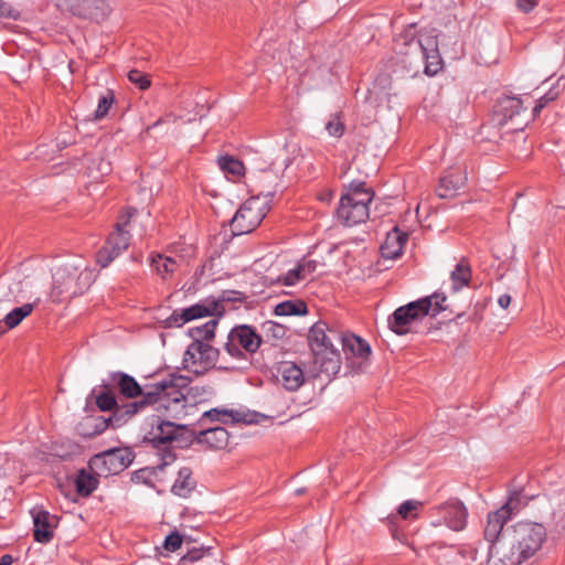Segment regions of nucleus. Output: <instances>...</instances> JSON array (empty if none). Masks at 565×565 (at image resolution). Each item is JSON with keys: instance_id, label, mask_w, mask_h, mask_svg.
Instances as JSON below:
<instances>
[{"instance_id": "09e8293b", "label": "nucleus", "mask_w": 565, "mask_h": 565, "mask_svg": "<svg viewBox=\"0 0 565 565\" xmlns=\"http://www.w3.org/2000/svg\"><path fill=\"white\" fill-rule=\"evenodd\" d=\"M182 543L183 537L178 532H172L166 537L163 547L169 552H175Z\"/></svg>"}, {"instance_id": "f8f14e48", "label": "nucleus", "mask_w": 565, "mask_h": 565, "mask_svg": "<svg viewBox=\"0 0 565 565\" xmlns=\"http://www.w3.org/2000/svg\"><path fill=\"white\" fill-rule=\"evenodd\" d=\"M130 463L125 450L116 448L94 455L88 461V468L98 477L118 475Z\"/></svg>"}, {"instance_id": "7c9ffc66", "label": "nucleus", "mask_w": 565, "mask_h": 565, "mask_svg": "<svg viewBox=\"0 0 565 565\" xmlns=\"http://www.w3.org/2000/svg\"><path fill=\"white\" fill-rule=\"evenodd\" d=\"M195 480L192 478V470L183 467L178 472V478L172 486V492L179 497L186 498L195 488Z\"/></svg>"}, {"instance_id": "1a4fd4ad", "label": "nucleus", "mask_w": 565, "mask_h": 565, "mask_svg": "<svg viewBox=\"0 0 565 565\" xmlns=\"http://www.w3.org/2000/svg\"><path fill=\"white\" fill-rule=\"evenodd\" d=\"M62 14H70L74 18L90 22L100 23L105 21L111 7L108 0H49Z\"/></svg>"}, {"instance_id": "a211bd4d", "label": "nucleus", "mask_w": 565, "mask_h": 565, "mask_svg": "<svg viewBox=\"0 0 565 565\" xmlns=\"http://www.w3.org/2000/svg\"><path fill=\"white\" fill-rule=\"evenodd\" d=\"M497 113L501 116L500 125L511 124L512 130H522L526 121L520 118L525 113L523 103L518 97L501 98L497 105Z\"/></svg>"}, {"instance_id": "864d4df0", "label": "nucleus", "mask_w": 565, "mask_h": 565, "mask_svg": "<svg viewBox=\"0 0 565 565\" xmlns=\"http://www.w3.org/2000/svg\"><path fill=\"white\" fill-rule=\"evenodd\" d=\"M266 327L267 330L271 331L276 338H282L286 333V328L281 324L269 321L266 323Z\"/></svg>"}, {"instance_id": "473e14b6", "label": "nucleus", "mask_w": 565, "mask_h": 565, "mask_svg": "<svg viewBox=\"0 0 565 565\" xmlns=\"http://www.w3.org/2000/svg\"><path fill=\"white\" fill-rule=\"evenodd\" d=\"M151 267L162 279H168L175 271L178 264L173 258L159 254L151 258Z\"/></svg>"}, {"instance_id": "4d7b16f0", "label": "nucleus", "mask_w": 565, "mask_h": 565, "mask_svg": "<svg viewBox=\"0 0 565 565\" xmlns=\"http://www.w3.org/2000/svg\"><path fill=\"white\" fill-rule=\"evenodd\" d=\"M162 460L164 465H170L175 460V455L172 451H164L162 456Z\"/></svg>"}, {"instance_id": "0eeeda50", "label": "nucleus", "mask_w": 565, "mask_h": 565, "mask_svg": "<svg viewBox=\"0 0 565 565\" xmlns=\"http://www.w3.org/2000/svg\"><path fill=\"white\" fill-rule=\"evenodd\" d=\"M94 280L95 273L88 267L79 270L72 265L61 266L53 274L52 296L57 298L79 296L88 290Z\"/></svg>"}, {"instance_id": "f704fd0d", "label": "nucleus", "mask_w": 565, "mask_h": 565, "mask_svg": "<svg viewBox=\"0 0 565 565\" xmlns=\"http://www.w3.org/2000/svg\"><path fill=\"white\" fill-rule=\"evenodd\" d=\"M218 321L217 319H211L201 327H194L189 330L190 337L193 339L192 342H207L215 335V329Z\"/></svg>"}, {"instance_id": "72a5a7b5", "label": "nucleus", "mask_w": 565, "mask_h": 565, "mask_svg": "<svg viewBox=\"0 0 565 565\" xmlns=\"http://www.w3.org/2000/svg\"><path fill=\"white\" fill-rule=\"evenodd\" d=\"M308 311L307 305L302 300H287L275 307L277 316H303Z\"/></svg>"}, {"instance_id": "423d86ee", "label": "nucleus", "mask_w": 565, "mask_h": 565, "mask_svg": "<svg viewBox=\"0 0 565 565\" xmlns=\"http://www.w3.org/2000/svg\"><path fill=\"white\" fill-rule=\"evenodd\" d=\"M90 396L95 398L96 405L102 412H111V426L119 427L128 422L134 415L152 405V399H148L147 393L142 399L129 402L122 405L117 403L116 395L109 383H103L100 390L96 387L92 391Z\"/></svg>"}, {"instance_id": "4468645a", "label": "nucleus", "mask_w": 565, "mask_h": 565, "mask_svg": "<svg viewBox=\"0 0 565 565\" xmlns=\"http://www.w3.org/2000/svg\"><path fill=\"white\" fill-rule=\"evenodd\" d=\"M260 343V335L256 333L252 327L242 324L231 330L224 348L231 356L241 359L243 358L242 349L249 353H254L257 351Z\"/></svg>"}, {"instance_id": "ea45409f", "label": "nucleus", "mask_w": 565, "mask_h": 565, "mask_svg": "<svg viewBox=\"0 0 565 565\" xmlns=\"http://www.w3.org/2000/svg\"><path fill=\"white\" fill-rule=\"evenodd\" d=\"M211 551L210 547H192L186 551V553L180 558L179 565H188V563H194L202 559L206 554Z\"/></svg>"}, {"instance_id": "2f4dec72", "label": "nucleus", "mask_w": 565, "mask_h": 565, "mask_svg": "<svg viewBox=\"0 0 565 565\" xmlns=\"http://www.w3.org/2000/svg\"><path fill=\"white\" fill-rule=\"evenodd\" d=\"M39 299L31 303H24L21 307H17L12 309L10 312H8L4 318L3 322L8 329H13L17 326H19L23 319H25L28 316L32 313L34 308L38 306Z\"/></svg>"}, {"instance_id": "58836bf2", "label": "nucleus", "mask_w": 565, "mask_h": 565, "mask_svg": "<svg viewBox=\"0 0 565 565\" xmlns=\"http://www.w3.org/2000/svg\"><path fill=\"white\" fill-rule=\"evenodd\" d=\"M114 102L115 96L111 90H108L105 95H102L98 99V105L94 113V118L96 120L104 118L108 114Z\"/></svg>"}, {"instance_id": "4be33fe9", "label": "nucleus", "mask_w": 565, "mask_h": 565, "mask_svg": "<svg viewBox=\"0 0 565 565\" xmlns=\"http://www.w3.org/2000/svg\"><path fill=\"white\" fill-rule=\"evenodd\" d=\"M276 379L287 391H297L305 383V374L300 365L282 361L277 365Z\"/></svg>"}, {"instance_id": "9d476101", "label": "nucleus", "mask_w": 565, "mask_h": 565, "mask_svg": "<svg viewBox=\"0 0 565 565\" xmlns=\"http://www.w3.org/2000/svg\"><path fill=\"white\" fill-rule=\"evenodd\" d=\"M431 308V298L424 297L398 307L387 319L388 328L398 335L409 332L411 326L428 316Z\"/></svg>"}, {"instance_id": "052dcab7", "label": "nucleus", "mask_w": 565, "mask_h": 565, "mask_svg": "<svg viewBox=\"0 0 565 565\" xmlns=\"http://www.w3.org/2000/svg\"><path fill=\"white\" fill-rule=\"evenodd\" d=\"M8 15V7L0 0V17Z\"/></svg>"}, {"instance_id": "ddd939ff", "label": "nucleus", "mask_w": 565, "mask_h": 565, "mask_svg": "<svg viewBox=\"0 0 565 565\" xmlns=\"http://www.w3.org/2000/svg\"><path fill=\"white\" fill-rule=\"evenodd\" d=\"M220 301H216L214 298H206L201 302L194 303L189 308L182 309L181 311L174 310L170 317L166 319L167 328L182 327L184 323L207 317V316H217L222 317L224 315V309L218 310Z\"/></svg>"}, {"instance_id": "6ab92c4d", "label": "nucleus", "mask_w": 565, "mask_h": 565, "mask_svg": "<svg viewBox=\"0 0 565 565\" xmlns=\"http://www.w3.org/2000/svg\"><path fill=\"white\" fill-rule=\"evenodd\" d=\"M509 520L499 511H492L488 514L484 527V540L489 542L488 563L493 565L499 563V554L493 551L495 544L502 540L503 526Z\"/></svg>"}, {"instance_id": "c85d7f7f", "label": "nucleus", "mask_w": 565, "mask_h": 565, "mask_svg": "<svg viewBox=\"0 0 565 565\" xmlns=\"http://www.w3.org/2000/svg\"><path fill=\"white\" fill-rule=\"evenodd\" d=\"M97 477L85 468L79 469L74 479L76 492L84 498L90 495L99 484Z\"/></svg>"}, {"instance_id": "9b49d317", "label": "nucleus", "mask_w": 565, "mask_h": 565, "mask_svg": "<svg viewBox=\"0 0 565 565\" xmlns=\"http://www.w3.org/2000/svg\"><path fill=\"white\" fill-rule=\"evenodd\" d=\"M363 198L341 196L337 209V217L344 226H354L365 222L370 216V194H362Z\"/></svg>"}, {"instance_id": "6e6d98bb", "label": "nucleus", "mask_w": 565, "mask_h": 565, "mask_svg": "<svg viewBox=\"0 0 565 565\" xmlns=\"http://www.w3.org/2000/svg\"><path fill=\"white\" fill-rule=\"evenodd\" d=\"M498 303L501 308L507 309L511 303V296L508 294L501 295L498 299Z\"/></svg>"}, {"instance_id": "79ce46f5", "label": "nucleus", "mask_w": 565, "mask_h": 565, "mask_svg": "<svg viewBox=\"0 0 565 565\" xmlns=\"http://www.w3.org/2000/svg\"><path fill=\"white\" fill-rule=\"evenodd\" d=\"M478 550L471 545H462L458 547L457 555L460 561H457L459 564L462 561V565H471L477 559Z\"/></svg>"}, {"instance_id": "cd10ccee", "label": "nucleus", "mask_w": 565, "mask_h": 565, "mask_svg": "<svg viewBox=\"0 0 565 565\" xmlns=\"http://www.w3.org/2000/svg\"><path fill=\"white\" fill-rule=\"evenodd\" d=\"M109 426L110 419L104 416H86L77 425V433L85 438H93L103 434Z\"/></svg>"}, {"instance_id": "13d9d810", "label": "nucleus", "mask_w": 565, "mask_h": 565, "mask_svg": "<svg viewBox=\"0 0 565 565\" xmlns=\"http://www.w3.org/2000/svg\"><path fill=\"white\" fill-rule=\"evenodd\" d=\"M13 562V558L9 554H4L0 557V565H11Z\"/></svg>"}, {"instance_id": "a878e982", "label": "nucleus", "mask_w": 565, "mask_h": 565, "mask_svg": "<svg viewBox=\"0 0 565 565\" xmlns=\"http://www.w3.org/2000/svg\"><path fill=\"white\" fill-rule=\"evenodd\" d=\"M342 351L347 355V359L352 358L360 359L361 362L367 360L371 354V348L366 341L352 333H342L340 344Z\"/></svg>"}, {"instance_id": "dca6fc26", "label": "nucleus", "mask_w": 565, "mask_h": 565, "mask_svg": "<svg viewBox=\"0 0 565 565\" xmlns=\"http://www.w3.org/2000/svg\"><path fill=\"white\" fill-rule=\"evenodd\" d=\"M147 438L154 446L172 441H182L183 439L188 441L190 438V428L186 425L175 424L171 420L158 417L153 420Z\"/></svg>"}, {"instance_id": "603ef678", "label": "nucleus", "mask_w": 565, "mask_h": 565, "mask_svg": "<svg viewBox=\"0 0 565 565\" xmlns=\"http://www.w3.org/2000/svg\"><path fill=\"white\" fill-rule=\"evenodd\" d=\"M299 265H300L301 270L307 279L308 276H310L312 273L316 271L318 263H317V260H313V259H302L299 263Z\"/></svg>"}, {"instance_id": "f03ea898", "label": "nucleus", "mask_w": 565, "mask_h": 565, "mask_svg": "<svg viewBox=\"0 0 565 565\" xmlns=\"http://www.w3.org/2000/svg\"><path fill=\"white\" fill-rule=\"evenodd\" d=\"M547 531L542 523L521 521L508 527L493 551L499 563L493 565H520L534 556L546 541Z\"/></svg>"}, {"instance_id": "6e6552de", "label": "nucleus", "mask_w": 565, "mask_h": 565, "mask_svg": "<svg viewBox=\"0 0 565 565\" xmlns=\"http://www.w3.org/2000/svg\"><path fill=\"white\" fill-rule=\"evenodd\" d=\"M137 213L136 209H127L120 215L119 221L115 226V231L109 234L105 245L98 250L96 255L97 264L100 267H107L116 257H118L130 245V233L128 225L131 217Z\"/></svg>"}, {"instance_id": "c756f323", "label": "nucleus", "mask_w": 565, "mask_h": 565, "mask_svg": "<svg viewBox=\"0 0 565 565\" xmlns=\"http://www.w3.org/2000/svg\"><path fill=\"white\" fill-rule=\"evenodd\" d=\"M472 277L471 267L466 258H462L450 274L451 289L457 292L468 286Z\"/></svg>"}, {"instance_id": "aec40b11", "label": "nucleus", "mask_w": 565, "mask_h": 565, "mask_svg": "<svg viewBox=\"0 0 565 565\" xmlns=\"http://www.w3.org/2000/svg\"><path fill=\"white\" fill-rule=\"evenodd\" d=\"M33 518V536L38 543H50L54 536V529L57 526V518L46 510L34 508L31 510Z\"/></svg>"}, {"instance_id": "a18cd8bd", "label": "nucleus", "mask_w": 565, "mask_h": 565, "mask_svg": "<svg viewBox=\"0 0 565 565\" xmlns=\"http://www.w3.org/2000/svg\"><path fill=\"white\" fill-rule=\"evenodd\" d=\"M128 79L142 90L149 88L151 85L149 77L138 70L129 71Z\"/></svg>"}, {"instance_id": "5fc2aeb1", "label": "nucleus", "mask_w": 565, "mask_h": 565, "mask_svg": "<svg viewBox=\"0 0 565 565\" xmlns=\"http://www.w3.org/2000/svg\"><path fill=\"white\" fill-rule=\"evenodd\" d=\"M110 163L104 159L99 160L98 163V172L100 175L108 174L110 172Z\"/></svg>"}, {"instance_id": "2eb2a0df", "label": "nucleus", "mask_w": 565, "mask_h": 565, "mask_svg": "<svg viewBox=\"0 0 565 565\" xmlns=\"http://www.w3.org/2000/svg\"><path fill=\"white\" fill-rule=\"evenodd\" d=\"M218 354V350L207 342H192L184 353L183 365L200 374L215 365Z\"/></svg>"}, {"instance_id": "37998d69", "label": "nucleus", "mask_w": 565, "mask_h": 565, "mask_svg": "<svg viewBox=\"0 0 565 565\" xmlns=\"http://www.w3.org/2000/svg\"><path fill=\"white\" fill-rule=\"evenodd\" d=\"M305 279L306 277L299 264L295 268L288 270L281 278H279V280H281L285 286H294Z\"/></svg>"}, {"instance_id": "a19ab883", "label": "nucleus", "mask_w": 565, "mask_h": 565, "mask_svg": "<svg viewBox=\"0 0 565 565\" xmlns=\"http://www.w3.org/2000/svg\"><path fill=\"white\" fill-rule=\"evenodd\" d=\"M362 194H370L371 201L373 200L374 192L371 189L366 188L365 182L352 181L349 184L348 193L343 194L342 196L363 198Z\"/></svg>"}, {"instance_id": "de8ad7c7", "label": "nucleus", "mask_w": 565, "mask_h": 565, "mask_svg": "<svg viewBox=\"0 0 565 565\" xmlns=\"http://www.w3.org/2000/svg\"><path fill=\"white\" fill-rule=\"evenodd\" d=\"M326 130L330 136L340 138L344 132V125L339 116H333L326 125Z\"/></svg>"}, {"instance_id": "c03bdc74", "label": "nucleus", "mask_w": 565, "mask_h": 565, "mask_svg": "<svg viewBox=\"0 0 565 565\" xmlns=\"http://www.w3.org/2000/svg\"><path fill=\"white\" fill-rule=\"evenodd\" d=\"M422 505V503L419 501H416V500H407V501H404L399 507H398V515L402 518V519H408V518H412L415 515V512L418 510V508Z\"/></svg>"}, {"instance_id": "f3484780", "label": "nucleus", "mask_w": 565, "mask_h": 565, "mask_svg": "<svg viewBox=\"0 0 565 565\" xmlns=\"http://www.w3.org/2000/svg\"><path fill=\"white\" fill-rule=\"evenodd\" d=\"M433 510L440 518L433 522L434 526H438L444 522L449 529L461 531L467 525L468 510L465 504L457 499H450Z\"/></svg>"}, {"instance_id": "f257e3e1", "label": "nucleus", "mask_w": 565, "mask_h": 565, "mask_svg": "<svg viewBox=\"0 0 565 565\" xmlns=\"http://www.w3.org/2000/svg\"><path fill=\"white\" fill-rule=\"evenodd\" d=\"M191 379L171 373L163 380L151 384L147 392L148 399H152L156 409L172 419H182L190 414V409L209 401L211 388L190 386Z\"/></svg>"}, {"instance_id": "49530a36", "label": "nucleus", "mask_w": 565, "mask_h": 565, "mask_svg": "<svg viewBox=\"0 0 565 565\" xmlns=\"http://www.w3.org/2000/svg\"><path fill=\"white\" fill-rule=\"evenodd\" d=\"M245 299L244 295L241 291L236 290H224L222 295L218 297V299H215L216 301H220L218 310H222V308L225 310L223 303L224 302H242Z\"/></svg>"}, {"instance_id": "4c0bfd02", "label": "nucleus", "mask_w": 565, "mask_h": 565, "mask_svg": "<svg viewBox=\"0 0 565 565\" xmlns=\"http://www.w3.org/2000/svg\"><path fill=\"white\" fill-rule=\"evenodd\" d=\"M218 166L220 168L234 177H239L244 174V164L238 159L231 157V156H224L218 159Z\"/></svg>"}, {"instance_id": "e433bc0d", "label": "nucleus", "mask_w": 565, "mask_h": 565, "mask_svg": "<svg viewBox=\"0 0 565 565\" xmlns=\"http://www.w3.org/2000/svg\"><path fill=\"white\" fill-rule=\"evenodd\" d=\"M561 82L562 78H559L557 83L548 89V92H546L543 96H541L537 99V103L533 108V116H537L543 108H545L550 103L557 99L565 85H561Z\"/></svg>"}, {"instance_id": "20e7f679", "label": "nucleus", "mask_w": 565, "mask_h": 565, "mask_svg": "<svg viewBox=\"0 0 565 565\" xmlns=\"http://www.w3.org/2000/svg\"><path fill=\"white\" fill-rule=\"evenodd\" d=\"M436 29H426L417 34L416 26L409 25L395 39V49L401 54H417L425 63V74L433 76L441 70Z\"/></svg>"}, {"instance_id": "393cba45", "label": "nucleus", "mask_w": 565, "mask_h": 565, "mask_svg": "<svg viewBox=\"0 0 565 565\" xmlns=\"http://www.w3.org/2000/svg\"><path fill=\"white\" fill-rule=\"evenodd\" d=\"M467 182L466 172L459 168L450 169L440 178L437 194L443 199H450L465 188Z\"/></svg>"}, {"instance_id": "8fccbe9b", "label": "nucleus", "mask_w": 565, "mask_h": 565, "mask_svg": "<svg viewBox=\"0 0 565 565\" xmlns=\"http://www.w3.org/2000/svg\"><path fill=\"white\" fill-rule=\"evenodd\" d=\"M431 298V308L429 315L431 317H436L441 311L446 310L444 302L446 301V296L441 294H434L429 296Z\"/></svg>"}, {"instance_id": "b1692460", "label": "nucleus", "mask_w": 565, "mask_h": 565, "mask_svg": "<svg viewBox=\"0 0 565 565\" xmlns=\"http://www.w3.org/2000/svg\"><path fill=\"white\" fill-rule=\"evenodd\" d=\"M109 384L114 386L116 390H118L119 394L124 396L125 398H136L141 397L143 398V395L150 391V386H148V390L143 392L141 385L135 380L134 376L124 373V372H113L109 374Z\"/></svg>"}, {"instance_id": "c9c22d12", "label": "nucleus", "mask_w": 565, "mask_h": 565, "mask_svg": "<svg viewBox=\"0 0 565 565\" xmlns=\"http://www.w3.org/2000/svg\"><path fill=\"white\" fill-rule=\"evenodd\" d=\"M525 507L519 491H514L510 494L508 501L498 510L508 519H512L513 515L519 513Z\"/></svg>"}, {"instance_id": "bf43d9fd", "label": "nucleus", "mask_w": 565, "mask_h": 565, "mask_svg": "<svg viewBox=\"0 0 565 565\" xmlns=\"http://www.w3.org/2000/svg\"><path fill=\"white\" fill-rule=\"evenodd\" d=\"M24 284L25 282L23 280L14 282L13 287L10 288L11 292H21Z\"/></svg>"}, {"instance_id": "680f3d73", "label": "nucleus", "mask_w": 565, "mask_h": 565, "mask_svg": "<svg viewBox=\"0 0 565 565\" xmlns=\"http://www.w3.org/2000/svg\"><path fill=\"white\" fill-rule=\"evenodd\" d=\"M296 493L300 495V494L305 493V489L303 488L298 489V490H296Z\"/></svg>"}, {"instance_id": "7ed1b4c3", "label": "nucleus", "mask_w": 565, "mask_h": 565, "mask_svg": "<svg viewBox=\"0 0 565 565\" xmlns=\"http://www.w3.org/2000/svg\"><path fill=\"white\" fill-rule=\"evenodd\" d=\"M341 332L327 322L317 321L309 330L308 342L313 354V363L320 373L334 376L341 369V355L338 349Z\"/></svg>"}, {"instance_id": "412c9836", "label": "nucleus", "mask_w": 565, "mask_h": 565, "mask_svg": "<svg viewBox=\"0 0 565 565\" xmlns=\"http://www.w3.org/2000/svg\"><path fill=\"white\" fill-rule=\"evenodd\" d=\"M206 422H220L222 424H250L253 423V418L252 415L238 409L215 407L203 412L201 415L199 424L204 426Z\"/></svg>"}, {"instance_id": "5701e85b", "label": "nucleus", "mask_w": 565, "mask_h": 565, "mask_svg": "<svg viewBox=\"0 0 565 565\" xmlns=\"http://www.w3.org/2000/svg\"><path fill=\"white\" fill-rule=\"evenodd\" d=\"M190 437L198 444L205 445L211 449H224L230 441L228 431L221 426L209 427L202 430L190 429Z\"/></svg>"}, {"instance_id": "39448f33", "label": "nucleus", "mask_w": 565, "mask_h": 565, "mask_svg": "<svg viewBox=\"0 0 565 565\" xmlns=\"http://www.w3.org/2000/svg\"><path fill=\"white\" fill-rule=\"evenodd\" d=\"M278 179L279 177L269 170L262 171L259 182L274 183V186L266 193L262 191L258 195L249 198L239 206L231 222L234 235L248 234L260 224L269 211L268 198L275 194Z\"/></svg>"}, {"instance_id": "3c124183", "label": "nucleus", "mask_w": 565, "mask_h": 565, "mask_svg": "<svg viewBox=\"0 0 565 565\" xmlns=\"http://www.w3.org/2000/svg\"><path fill=\"white\" fill-rule=\"evenodd\" d=\"M540 0H516L515 4L519 11L530 13L539 4Z\"/></svg>"}, {"instance_id": "bb28decb", "label": "nucleus", "mask_w": 565, "mask_h": 565, "mask_svg": "<svg viewBox=\"0 0 565 565\" xmlns=\"http://www.w3.org/2000/svg\"><path fill=\"white\" fill-rule=\"evenodd\" d=\"M408 239V234L394 227L387 233L384 243L381 245V254L386 259H396L402 255L403 248Z\"/></svg>"}]
</instances>
